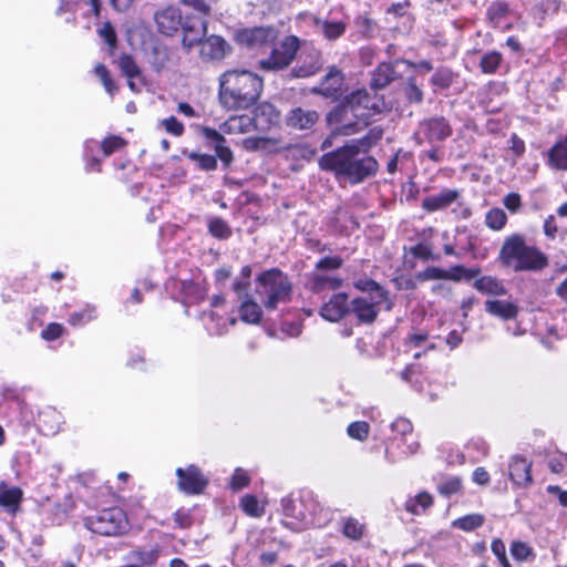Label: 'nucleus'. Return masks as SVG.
Wrapping results in <instances>:
<instances>
[{"mask_svg":"<svg viewBox=\"0 0 567 567\" xmlns=\"http://www.w3.org/2000/svg\"><path fill=\"white\" fill-rule=\"evenodd\" d=\"M322 171L331 172L339 183L357 185L375 176L378 161L370 155H360L354 145H343L319 158Z\"/></svg>","mask_w":567,"mask_h":567,"instance_id":"obj_1","label":"nucleus"},{"mask_svg":"<svg viewBox=\"0 0 567 567\" xmlns=\"http://www.w3.org/2000/svg\"><path fill=\"white\" fill-rule=\"evenodd\" d=\"M384 107L382 99L371 96L364 89L357 90L328 114L327 121L339 134L351 135L365 126L372 114L381 113Z\"/></svg>","mask_w":567,"mask_h":567,"instance_id":"obj_2","label":"nucleus"},{"mask_svg":"<svg viewBox=\"0 0 567 567\" xmlns=\"http://www.w3.org/2000/svg\"><path fill=\"white\" fill-rule=\"evenodd\" d=\"M262 79L248 70H228L219 78V101L227 110H245L257 102Z\"/></svg>","mask_w":567,"mask_h":567,"instance_id":"obj_3","label":"nucleus"},{"mask_svg":"<svg viewBox=\"0 0 567 567\" xmlns=\"http://www.w3.org/2000/svg\"><path fill=\"white\" fill-rule=\"evenodd\" d=\"M498 261L515 272H538L549 264L548 257L536 246L528 245L525 237L519 234L505 238L498 254Z\"/></svg>","mask_w":567,"mask_h":567,"instance_id":"obj_4","label":"nucleus"},{"mask_svg":"<svg viewBox=\"0 0 567 567\" xmlns=\"http://www.w3.org/2000/svg\"><path fill=\"white\" fill-rule=\"evenodd\" d=\"M207 33V22L198 20L196 24L184 25L183 45L190 50L199 45V56L205 62H219L231 53L230 44L219 35L205 37Z\"/></svg>","mask_w":567,"mask_h":567,"instance_id":"obj_5","label":"nucleus"},{"mask_svg":"<svg viewBox=\"0 0 567 567\" xmlns=\"http://www.w3.org/2000/svg\"><path fill=\"white\" fill-rule=\"evenodd\" d=\"M257 282L261 286L259 295L262 297L267 310H275L279 303L289 302L292 287L288 277L277 268L261 272Z\"/></svg>","mask_w":567,"mask_h":567,"instance_id":"obj_6","label":"nucleus"},{"mask_svg":"<svg viewBox=\"0 0 567 567\" xmlns=\"http://www.w3.org/2000/svg\"><path fill=\"white\" fill-rule=\"evenodd\" d=\"M84 526L101 536H117L127 530L125 513L118 507L106 508L84 518Z\"/></svg>","mask_w":567,"mask_h":567,"instance_id":"obj_7","label":"nucleus"},{"mask_svg":"<svg viewBox=\"0 0 567 567\" xmlns=\"http://www.w3.org/2000/svg\"><path fill=\"white\" fill-rule=\"evenodd\" d=\"M298 49L299 39L295 35H288L272 47L269 56L259 61V66L265 71H280L291 63Z\"/></svg>","mask_w":567,"mask_h":567,"instance_id":"obj_8","label":"nucleus"},{"mask_svg":"<svg viewBox=\"0 0 567 567\" xmlns=\"http://www.w3.org/2000/svg\"><path fill=\"white\" fill-rule=\"evenodd\" d=\"M452 127L443 116H434L420 122L413 138L419 145L424 142L435 143L445 141L452 135Z\"/></svg>","mask_w":567,"mask_h":567,"instance_id":"obj_9","label":"nucleus"},{"mask_svg":"<svg viewBox=\"0 0 567 567\" xmlns=\"http://www.w3.org/2000/svg\"><path fill=\"white\" fill-rule=\"evenodd\" d=\"M278 32L272 27L244 28L236 32V42L250 50H259L274 44Z\"/></svg>","mask_w":567,"mask_h":567,"instance_id":"obj_10","label":"nucleus"},{"mask_svg":"<svg viewBox=\"0 0 567 567\" xmlns=\"http://www.w3.org/2000/svg\"><path fill=\"white\" fill-rule=\"evenodd\" d=\"M177 486L181 492L187 495L202 494L208 485V478L204 475L202 470L190 464L187 467H177Z\"/></svg>","mask_w":567,"mask_h":567,"instance_id":"obj_11","label":"nucleus"},{"mask_svg":"<svg viewBox=\"0 0 567 567\" xmlns=\"http://www.w3.org/2000/svg\"><path fill=\"white\" fill-rule=\"evenodd\" d=\"M344 75L340 69L332 65L328 73L323 76L318 86L311 89V93L321 95L327 99L337 100L342 94Z\"/></svg>","mask_w":567,"mask_h":567,"instance_id":"obj_12","label":"nucleus"},{"mask_svg":"<svg viewBox=\"0 0 567 567\" xmlns=\"http://www.w3.org/2000/svg\"><path fill=\"white\" fill-rule=\"evenodd\" d=\"M385 300H378L371 296L354 298L349 307V311L354 313L362 323H372L379 315L380 305Z\"/></svg>","mask_w":567,"mask_h":567,"instance_id":"obj_13","label":"nucleus"},{"mask_svg":"<svg viewBox=\"0 0 567 567\" xmlns=\"http://www.w3.org/2000/svg\"><path fill=\"white\" fill-rule=\"evenodd\" d=\"M319 113L316 110L292 107L285 116V124L295 131H310L319 121Z\"/></svg>","mask_w":567,"mask_h":567,"instance_id":"obj_14","label":"nucleus"},{"mask_svg":"<svg viewBox=\"0 0 567 567\" xmlns=\"http://www.w3.org/2000/svg\"><path fill=\"white\" fill-rule=\"evenodd\" d=\"M154 20L158 32L165 35L175 34L182 27V12L175 6H167L157 10Z\"/></svg>","mask_w":567,"mask_h":567,"instance_id":"obj_15","label":"nucleus"},{"mask_svg":"<svg viewBox=\"0 0 567 567\" xmlns=\"http://www.w3.org/2000/svg\"><path fill=\"white\" fill-rule=\"evenodd\" d=\"M532 463L525 457L514 455L508 463V474L513 484L517 487H527L533 483L530 474Z\"/></svg>","mask_w":567,"mask_h":567,"instance_id":"obj_16","label":"nucleus"},{"mask_svg":"<svg viewBox=\"0 0 567 567\" xmlns=\"http://www.w3.org/2000/svg\"><path fill=\"white\" fill-rule=\"evenodd\" d=\"M309 20L310 24L315 29V32L322 35L328 41H336L340 39L347 30V23L341 20H328L317 16H310Z\"/></svg>","mask_w":567,"mask_h":567,"instance_id":"obj_17","label":"nucleus"},{"mask_svg":"<svg viewBox=\"0 0 567 567\" xmlns=\"http://www.w3.org/2000/svg\"><path fill=\"white\" fill-rule=\"evenodd\" d=\"M301 62L291 70L293 78H308L316 74L322 68V58L320 51L311 48L308 52H302Z\"/></svg>","mask_w":567,"mask_h":567,"instance_id":"obj_18","label":"nucleus"},{"mask_svg":"<svg viewBox=\"0 0 567 567\" xmlns=\"http://www.w3.org/2000/svg\"><path fill=\"white\" fill-rule=\"evenodd\" d=\"M461 197L457 189L444 188L440 193L425 197L422 207L427 212H436L451 206Z\"/></svg>","mask_w":567,"mask_h":567,"instance_id":"obj_19","label":"nucleus"},{"mask_svg":"<svg viewBox=\"0 0 567 567\" xmlns=\"http://www.w3.org/2000/svg\"><path fill=\"white\" fill-rule=\"evenodd\" d=\"M347 300L348 296L346 293L339 292L333 295L330 300L321 307V317L328 321H338L349 311Z\"/></svg>","mask_w":567,"mask_h":567,"instance_id":"obj_20","label":"nucleus"},{"mask_svg":"<svg viewBox=\"0 0 567 567\" xmlns=\"http://www.w3.org/2000/svg\"><path fill=\"white\" fill-rule=\"evenodd\" d=\"M546 163L553 169L567 171V135L548 150Z\"/></svg>","mask_w":567,"mask_h":567,"instance_id":"obj_21","label":"nucleus"},{"mask_svg":"<svg viewBox=\"0 0 567 567\" xmlns=\"http://www.w3.org/2000/svg\"><path fill=\"white\" fill-rule=\"evenodd\" d=\"M229 134H245L258 128L257 120L248 114L229 117L223 125Z\"/></svg>","mask_w":567,"mask_h":567,"instance_id":"obj_22","label":"nucleus"},{"mask_svg":"<svg viewBox=\"0 0 567 567\" xmlns=\"http://www.w3.org/2000/svg\"><path fill=\"white\" fill-rule=\"evenodd\" d=\"M22 499V491L17 486H9L6 482L0 483V506L8 512L14 513Z\"/></svg>","mask_w":567,"mask_h":567,"instance_id":"obj_23","label":"nucleus"},{"mask_svg":"<svg viewBox=\"0 0 567 567\" xmlns=\"http://www.w3.org/2000/svg\"><path fill=\"white\" fill-rule=\"evenodd\" d=\"M279 144V140L264 136L247 137L243 142V145L247 151H262L266 153L280 152L282 147H280Z\"/></svg>","mask_w":567,"mask_h":567,"instance_id":"obj_24","label":"nucleus"},{"mask_svg":"<svg viewBox=\"0 0 567 567\" xmlns=\"http://www.w3.org/2000/svg\"><path fill=\"white\" fill-rule=\"evenodd\" d=\"M485 310L504 320L514 319L518 313L517 306L505 300H487L485 302Z\"/></svg>","mask_w":567,"mask_h":567,"instance_id":"obj_25","label":"nucleus"},{"mask_svg":"<svg viewBox=\"0 0 567 567\" xmlns=\"http://www.w3.org/2000/svg\"><path fill=\"white\" fill-rule=\"evenodd\" d=\"M396 78V72L391 63H381L373 71L371 78V87L381 90L388 86Z\"/></svg>","mask_w":567,"mask_h":567,"instance_id":"obj_26","label":"nucleus"},{"mask_svg":"<svg viewBox=\"0 0 567 567\" xmlns=\"http://www.w3.org/2000/svg\"><path fill=\"white\" fill-rule=\"evenodd\" d=\"M474 288L485 295L503 296L506 293V289L503 282L492 276H483L475 280Z\"/></svg>","mask_w":567,"mask_h":567,"instance_id":"obj_27","label":"nucleus"},{"mask_svg":"<svg viewBox=\"0 0 567 567\" xmlns=\"http://www.w3.org/2000/svg\"><path fill=\"white\" fill-rule=\"evenodd\" d=\"M262 311L260 306L255 302L249 295H246V299L241 300L239 307V316L244 322L256 324L260 321Z\"/></svg>","mask_w":567,"mask_h":567,"instance_id":"obj_28","label":"nucleus"},{"mask_svg":"<svg viewBox=\"0 0 567 567\" xmlns=\"http://www.w3.org/2000/svg\"><path fill=\"white\" fill-rule=\"evenodd\" d=\"M383 134L382 128L380 127H372L368 131V133L358 140H352L351 142L347 143L346 145H354L357 147V153H367L373 145L378 143V141L381 140Z\"/></svg>","mask_w":567,"mask_h":567,"instance_id":"obj_29","label":"nucleus"},{"mask_svg":"<svg viewBox=\"0 0 567 567\" xmlns=\"http://www.w3.org/2000/svg\"><path fill=\"white\" fill-rule=\"evenodd\" d=\"M432 505V495L426 492H421L416 496L406 501L405 509L414 515H421Z\"/></svg>","mask_w":567,"mask_h":567,"instance_id":"obj_30","label":"nucleus"},{"mask_svg":"<svg viewBox=\"0 0 567 567\" xmlns=\"http://www.w3.org/2000/svg\"><path fill=\"white\" fill-rule=\"evenodd\" d=\"M239 507L251 517H261L265 514V505L260 504L255 495H244L240 498Z\"/></svg>","mask_w":567,"mask_h":567,"instance_id":"obj_31","label":"nucleus"},{"mask_svg":"<svg viewBox=\"0 0 567 567\" xmlns=\"http://www.w3.org/2000/svg\"><path fill=\"white\" fill-rule=\"evenodd\" d=\"M484 516L482 514H468L463 517L456 518L452 522V526L463 532H473L484 524Z\"/></svg>","mask_w":567,"mask_h":567,"instance_id":"obj_32","label":"nucleus"},{"mask_svg":"<svg viewBox=\"0 0 567 567\" xmlns=\"http://www.w3.org/2000/svg\"><path fill=\"white\" fill-rule=\"evenodd\" d=\"M509 11L505 1L496 0L487 8V18L494 28H497Z\"/></svg>","mask_w":567,"mask_h":567,"instance_id":"obj_33","label":"nucleus"},{"mask_svg":"<svg viewBox=\"0 0 567 567\" xmlns=\"http://www.w3.org/2000/svg\"><path fill=\"white\" fill-rule=\"evenodd\" d=\"M455 76V73L451 69L444 66L434 72L430 82L436 89L446 90L453 84Z\"/></svg>","mask_w":567,"mask_h":567,"instance_id":"obj_34","label":"nucleus"},{"mask_svg":"<svg viewBox=\"0 0 567 567\" xmlns=\"http://www.w3.org/2000/svg\"><path fill=\"white\" fill-rule=\"evenodd\" d=\"M480 268H465L462 265H455L446 270V280L460 281L462 279L471 280L478 276Z\"/></svg>","mask_w":567,"mask_h":567,"instance_id":"obj_35","label":"nucleus"},{"mask_svg":"<svg viewBox=\"0 0 567 567\" xmlns=\"http://www.w3.org/2000/svg\"><path fill=\"white\" fill-rule=\"evenodd\" d=\"M355 287L363 292H367V296H371L373 298H378V300H386L388 292L374 280L370 279H360L355 282Z\"/></svg>","mask_w":567,"mask_h":567,"instance_id":"obj_36","label":"nucleus"},{"mask_svg":"<svg viewBox=\"0 0 567 567\" xmlns=\"http://www.w3.org/2000/svg\"><path fill=\"white\" fill-rule=\"evenodd\" d=\"M96 309L94 306L87 305L80 311L73 312L69 317V323L79 327L91 322L96 319Z\"/></svg>","mask_w":567,"mask_h":567,"instance_id":"obj_37","label":"nucleus"},{"mask_svg":"<svg viewBox=\"0 0 567 567\" xmlns=\"http://www.w3.org/2000/svg\"><path fill=\"white\" fill-rule=\"evenodd\" d=\"M208 230L212 236L218 239H227L231 236V229L220 217H213L208 221Z\"/></svg>","mask_w":567,"mask_h":567,"instance_id":"obj_38","label":"nucleus"},{"mask_svg":"<svg viewBox=\"0 0 567 567\" xmlns=\"http://www.w3.org/2000/svg\"><path fill=\"white\" fill-rule=\"evenodd\" d=\"M342 533L346 537L352 540H359L363 536L364 525L361 524L357 518L348 517L343 522Z\"/></svg>","mask_w":567,"mask_h":567,"instance_id":"obj_39","label":"nucleus"},{"mask_svg":"<svg viewBox=\"0 0 567 567\" xmlns=\"http://www.w3.org/2000/svg\"><path fill=\"white\" fill-rule=\"evenodd\" d=\"M502 62V54L497 51L485 53L481 59V70L485 74L495 73Z\"/></svg>","mask_w":567,"mask_h":567,"instance_id":"obj_40","label":"nucleus"},{"mask_svg":"<svg viewBox=\"0 0 567 567\" xmlns=\"http://www.w3.org/2000/svg\"><path fill=\"white\" fill-rule=\"evenodd\" d=\"M507 221L505 212L501 208H493L485 216V224L493 230H501Z\"/></svg>","mask_w":567,"mask_h":567,"instance_id":"obj_41","label":"nucleus"},{"mask_svg":"<svg viewBox=\"0 0 567 567\" xmlns=\"http://www.w3.org/2000/svg\"><path fill=\"white\" fill-rule=\"evenodd\" d=\"M187 157L196 162L203 171H215L217 168V159L214 155L190 152Z\"/></svg>","mask_w":567,"mask_h":567,"instance_id":"obj_42","label":"nucleus"},{"mask_svg":"<svg viewBox=\"0 0 567 567\" xmlns=\"http://www.w3.org/2000/svg\"><path fill=\"white\" fill-rule=\"evenodd\" d=\"M370 431V425L364 421H355L348 425L347 433L351 439L358 441L367 440Z\"/></svg>","mask_w":567,"mask_h":567,"instance_id":"obj_43","label":"nucleus"},{"mask_svg":"<svg viewBox=\"0 0 567 567\" xmlns=\"http://www.w3.org/2000/svg\"><path fill=\"white\" fill-rule=\"evenodd\" d=\"M281 507H282L284 514L288 517H293L299 520L308 519L307 513L303 511H298L296 501H293L290 497H284L281 499Z\"/></svg>","mask_w":567,"mask_h":567,"instance_id":"obj_44","label":"nucleus"},{"mask_svg":"<svg viewBox=\"0 0 567 567\" xmlns=\"http://www.w3.org/2000/svg\"><path fill=\"white\" fill-rule=\"evenodd\" d=\"M404 94L410 103H421L423 101V91L416 84L414 78H409L404 87Z\"/></svg>","mask_w":567,"mask_h":567,"instance_id":"obj_45","label":"nucleus"},{"mask_svg":"<svg viewBox=\"0 0 567 567\" xmlns=\"http://www.w3.org/2000/svg\"><path fill=\"white\" fill-rule=\"evenodd\" d=\"M462 482L458 477H449L441 482L437 486L440 494L443 496L450 497L454 494H457L461 491Z\"/></svg>","mask_w":567,"mask_h":567,"instance_id":"obj_46","label":"nucleus"},{"mask_svg":"<svg viewBox=\"0 0 567 567\" xmlns=\"http://www.w3.org/2000/svg\"><path fill=\"white\" fill-rule=\"evenodd\" d=\"M120 68L127 79H135L141 74L140 68L130 55H123L120 59Z\"/></svg>","mask_w":567,"mask_h":567,"instance_id":"obj_47","label":"nucleus"},{"mask_svg":"<svg viewBox=\"0 0 567 567\" xmlns=\"http://www.w3.org/2000/svg\"><path fill=\"white\" fill-rule=\"evenodd\" d=\"M94 73L96 74V76L100 78L105 91L109 94L113 95L116 91V85L110 78V73H109V70L106 69V66L104 64H97L94 68Z\"/></svg>","mask_w":567,"mask_h":567,"instance_id":"obj_48","label":"nucleus"},{"mask_svg":"<svg viewBox=\"0 0 567 567\" xmlns=\"http://www.w3.org/2000/svg\"><path fill=\"white\" fill-rule=\"evenodd\" d=\"M511 554L512 556L519 561L526 560L530 555H533V549L526 543L520 540H514L511 544Z\"/></svg>","mask_w":567,"mask_h":567,"instance_id":"obj_49","label":"nucleus"},{"mask_svg":"<svg viewBox=\"0 0 567 567\" xmlns=\"http://www.w3.org/2000/svg\"><path fill=\"white\" fill-rule=\"evenodd\" d=\"M420 281L446 280V270L439 267H427L416 275Z\"/></svg>","mask_w":567,"mask_h":567,"instance_id":"obj_50","label":"nucleus"},{"mask_svg":"<svg viewBox=\"0 0 567 567\" xmlns=\"http://www.w3.org/2000/svg\"><path fill=\"white\" fill-rule=\"evenodd\" d=\"M125 145V141L120 136H109L105 137L101 143V148L103 151L104 156H110L115 151L120 150Z\"/></svg>","mask_w":567,"mask_h":567,"instance_id":"obj_51","label":"nucleus"},{"mask_svg":"<svg viewBox=\"0 0 567 567\" xmlns=\"http://www.w3.org/2000/svg\"><path fill=\"white\" fill-rule=\"evenodd\" d=\"M250 483V477L249 475L247 474L246 471H244L243 468L240 467H237L231 476V481H230V487L234 489V491H239L246 486H248Z\"/></svg>","mask_w":567,"mask_h":567,"instance_id":"obj_52","label":"nucleus"},{"mask_svg":"<svg viewBox=\"0 0 567 567\" xmlns=\"http://www.w3.org/2000/svg\"><path fill=\"white\" fill-rule=\"evenodd\" d=\"M391 429L393 432L400 434L403 440H406L408 436H412V423L404 417L396 419L392 424Z\"/></svg>","mask_w":567,"mask_h":567,"instance_id":"obj_53","label":"nucleus"},{"mask_svg":"<svg viewBox=\"0 0 567 567\" xmlns=\"http://www.w3.org/2000/svg\"><path fill=\"white\" fill-rule=\"evenodd\" d=\"M411 254L422 260H437L439 256L432 252V249L426 244H417L411 248Z\"/></svg>","mask_w":567,"mask_h":567,"instance_id":"obj_54","label":"nucleus"},{"mask_svg":"<svg viewBox=\"0 0 567 567\" xmlns=\"http://www.w3.org/2000/svg\"><path fill=\"white\" fill-rule=\"evenodd\" d=\"M343 260L338 257H323L316 264L318 270H333L339 269L342 266Z\"/></svg>","mask_w":567,"mask_h":567,"instance_id":"obj_55","label":"nucleus"},{"mask_svg":"<svg viewBox=\"0 0 567 567\" xmlns=\"http://www.w3.org/2000/svg\"><path fill=\"white\" fill-rule=\"evenodd\" d=\"M162 125L167 133L175 136H181L184 132V125L175 116L163 120Z\"/></svg>","mask_w":567,"mask_h":567,"instance_id":"obj_56","label":"nucleus"},{"mask_svg":"<svg viewBox=\"0 0 567 567\" xmlns=\"http://www.w3.org/2000/svg\"><path fill=\"white\" fill-rule=\"evenodd\" d=\"M214 151L216 153V156L221 161L223 165L227 168L233 159V151L225 144L221 145H214Z\"/></svg>","mask_w":567,"mask_h":567,"instance_id":"obj_57","label":"nucleus"},{"mask_svg":"<svg viewBox=\"0 0 567 567\" xmlns=\"http://www.w3.org/2000/svg\"><path fill=\"white\" fill-rule=\"evenodd\" d=\"M259 114L267 115L270 124L279 121V112L269 103L261 104L257 107L256 115L258 116Z\"/></svg>","mask_w":567,"mask_h":567,"instance_id":"obj_58","label":"nucleus"},{"mask_svg":"<svg viewBox=\"0 0 567 567\" xmlns=\"http://www.w3.org/2000/svg\"><path fill=\"white\" fill-rule=\"evenodd\" d=\"M100 37L110 45L114 47L116 43V34L110 22H105L99 30Z\"/></svg>","mask_w":567,"mask_h":567,"instance_id":"obj_59","label":"nucleus"},{"mask_svg":"<svg viewBox=\"0 0 567 567\" xmlns=\"http://www.w3.org/2000/svg\"><path fill=\"white\" fill-rule=\"evenodd\" d=\"M63 327L60 323H50L43 331L42 338L45 340H55L61 337Z\"/></svg>","mask_w":567,"mask_h":567,"instance_id":"obj_60","label":"nucleus"},{"mask_svg":"<svg viewBox=\"0 0 567 567\" xmlns=\"http://www.w3.org/2000/svg\"><path fill=\"white\" fill-rule=\"evenodd\" d=\"M203 135L214 145H221L226 143V138L215 128L204 127Z\"/></svg>","mask_w":567,"mask_h":567,"instance_id":"obj_61","label":"nucleus"},{"mask_svg":"<svg viewBox=\"0 0 567 567\" xmlns=\"http://www.w3.org/2000/svg\"><path fill=\"white\" fill-rule=\"evenodd\" d=\"M504 206L511 212H517L522 205L520 196L516 193H509L504 197Z\"/></svg>","mask_w":567,"mask_h":567,"instance_id":"obj_62","label":"nucleus"},{"mask_svg":"<svg viewBox=\"0 0 567 567\" xmlns=\"http://www.w3.org/2000/svg\"><path fill=\"white\" fill-rule=\"evenodd\" d=\"M153 54L154 60L152 61V64L156 71H161L168 60L167 52L166 50L155 49Z\"/></svg>","mask_w":567,"mask_h":567,"instance_id":"obj_63","label":"nucleus"},{"mask_svg":"<svg viewBox=\"0 0 567 567\" xmlns=\"http://www.w3.org/2000/svg\"><path fill=\"white\" fill-rule=\"evenodd\" d=\"M547 492L557 496L560 505L567 507V491L561 489L557 485H548Z\"/></svg>","mask_w":567,"mask_h":567,"instance_id":"obj_64","label":"nucleus"}]
</instances>
